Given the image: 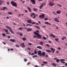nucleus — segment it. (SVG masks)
I'll list each match as a JSON object with an SVG mask.
<instances>
[{"label":"nucleus","mask_w":67,"mask_h":67,"mask_svg":"<svg viewBox=\"0 0 67 67\" xmlns=\"http://www.w3.org/2000/svg\"><path fill=\"white\" fill-rule=\"evenodd\" d=\"M37 57V55H35L33 56V57Z\"/></svg>","instance_id":"nucleus-36"},{"label":"nucleus","mask_w":67,"mask_h":67,"mask_svg":"<svg viewBox=\"0 0 67 67\" xmlns=\"http://www.w3.org/2000/svg\"><path fill=\"white\" fill-rule=\"evenodd\" d=\"M52 66H54V67H56V65L55 64V63H53L52 64Z\"/></svg>","instance_id":"nucleus-21"},{"label":"nucleus","mask_w":67,"mask_h":67,"mask_svg":"<svg viewBox=\"0 0 67 67\" xmlns=\"http://www.w3.org/2000/svg\"><path fill=\"white\" fill-rule=\"evenodd\" d=\"M46 52H48V53H50V52H51L52 51L48 49H46Z\"/></svg>","instance_id":"nucleus-23"},{"label":"nucleus","mask_w":67,"mask_h":67,"mask_svg":"<svg viewBox=\"0 0 67 67\" xmlns=\"http://www.w3.org/2000/svg\"><path fill=\"white\" fill-rule=\"evenodd\" d=\"M36 32H37L38 33H39V32H40V31H39L38 30H37L36 31Z\"/></svg>","instance_id":"nucleus-60"},{"label":"nucleus","mask_w":67,"mask_h":67,"mask_svg":"<svg viewBox=\"0 0 67 67\" xmlns=\"http://www.w3.org/2000/svg\"><path fill=\"white\" fill-rule=\"evenodd\" d=\"M2 35L3 36H5V34H4V33L2 34Z\"/></svg>","instance_id":"nucleus-35"},{"label":"nucleus","mask_w":67,"mask_h":67,"mask_svg":"<svg viewBox=\"0 0 67 67\" xmlns=\"http://www.w3.org/2000/svg\"><path fill=\"white\" fill-rule=\"evenodd\" d=\"M44 64H42L41 65V66H44Z\"/></svg>","instance_id":"nucleus-61"},{"label":"nucleus","mask_w":67,"mask_h":67,"mask_svg":"<svg viewBox=\"0 0 67 67\" xmlns=\"http://www.w3.org/2000/svg\"><path fill=\"white\" fill-rule=\"evenodd\" d=\"M10 3L13 7H17V4L16 3L14 2V1H12Z\"/></svg>","instance_id":"nucleus-2"},{"label":"nucleus","mask_w":67,"mask_h":67,"mask_svg":"<svg viewBox=\"0 0 67 67\" xmlns=\"http://www.w3.org/2000/svg\"><path fill=\"white\" fill-rule=\"evenodd\" d=\"M23 35V34H22L21 33L20 34V36H22V35Z\"/></svg>","instance_id":"nucleus-58"},{"label":"nucleus","mask_w":67,"mask_h":67,"mask_svg":"<svg viewBox=\"0 0 67 67\" xmlns=\"http://www.w3.org/2000/svg\"><path fill=\"white\" fill-rule=\"evenodd\" d=\"M4 1H1V0H0V3H3L4 2Z\"/></svg>","instance_id":"nucleus-42"},{"label":"nucleus","mask_w":67,"mask_h":67,"mask_svg":"<svg viewBox=\"0 0 67 67\" xmlns=\"http://www.w3.org/2000/svg\"><path fill=\"white\" fill-rule=\"evenodd\" d=\"M43 64H47V62L44 61L43 62Z\"/></svg>","instance_id":"nucleus-30"},{"label":"nucleus","mask_w":67,"mask_h":67,"mask_svg":"<svg viewBox=\"0 0 67 67\" xmlns=\"http://www.w3.org/2000/svg\"><path fill=\"white\" fill-rule=\"evenodd\" d=\"M57 58H55L54 59V60H57L58 59Z\"/></svg>","instance_id":"nucleus-37"},{"label":"nucleus","mask_w":67,"mask_h":67,"mask_svg":"<svg viewBox=\"0 0 67 67\" xmlns=\"http://www.w3.org/2000/svg\"><path fill=\"white\" fill-rule=\"evenodd\" d=\"M55 49H54V50L52 52V53H54L55 52Z\"/></svg>","instance_id":"nucleus-44"},{"label":"nucleus","mask_w":67,"mask_h":67,"mask_svg":"<svg viewBox=\"0 0 67 67\" xmlns=\"http://www.w3.org/2000/svg\"><path fill=\"white\" fill-rule=\"evenodd\" d=\"M15 46H16V47H19V46L17 44L15 45Z\"/></svg>","instance_id":"nucleus-46"},{"label":"nucleus","mask_w":67,"mask_h":67,"mask_svg":"<svg viewBox=\"0 0 67 67\" xmlns=\"http://www.w3.org/2000/svg\"><path fill=\"white\" fill-rule=\"evenodd\" d=\"M42 52L41 51H39L38 52V55H39V56H40L41 57H42Z\"/></svg>","instance_id":"nucleus-4"},{"label":"nucleus","mask_w":67,"mask_h":67,"mask_svg":"<svg viewBox=\"0 0 67 67\" xmlns=\"http://www.w3.org/2000/svg\"><path fill=\"white\" fill-rule=\"evenodd\" d=\"M7 5H9V4H10V3L9 2H7Z\"/></svg>","instance_id":"nucleus-49"},{"label":"nucleus","mask_w":67,"mask_h":67,"mask_svg":"<svg viewBox=\"0 0 67 67\" xmlns=\"http://www.w3.org/2000/svg\"><path fill=\"white\" fill-rule=\"evenodd\" d=\"M45 24H47V25H51V24L49 23H48V22L47 21L45 23Z\"/></svg>","instance_id":"nucleus-17"},{"label":"nucleus","mask_w":67,"mask_h":67,"mask_svg":"<svg viewBox=\"0 0 67 67\" xmlns=\"http://www.w3.org/2000/svg\"><path fill=\"white\" fill-rule=\"evenodd\" d=\"M36 47L37 48H39V49H42V47L41 46H37Z\"/></svg>","instance_id":"nucleus-22"},{"label":"nucleus","mask_w":67,"mask_h":67,"mask_svg":"<svg viewBox=\"0 0 67 67\" xmlns=\"http://www.w3.org/2000/svg\"><path fill=\"white\" fill-rule=\"evenodd\" d=\"M34 34H35V35H37V37H38L39 38H42V36L41 35L39 34L38 33H37L36 32V31H35L34 32Z\"/></svg>","instance_id":"nucleus-1"},{"label":"nucleus","mask_w":67,"mask_h":67,"mask_svg":"<svg viewBox=\"0 0 67 67\" xmlns=\"http://www.w3.org/2000/svg\"><path fill=\"white\" fill-rule=\"evenodd\" d=\"M10 50L11 51H13V48H11V49H10Z\"/></svg>","instance_id":"nucleus-59"},{"label":"nucleus","mask_w":67,"mask_h":67,"mask_svg":"<svg viewBox=\"0 0 67 67\" xmlns=\"http://www.w3.org/2000/svg\"><path fill=\"white\" fill-rule=\"evenodd\" d=\"M50 36L51 37H53V38H55V36L53 35V34H51L50 35Z\"/></svg>","instance_id":"nucleus-16"},{"label":"nucleus","mask_w":67,"mask_h":67,"mask_svg":"<svg viewBox=\"0 0 67 67\" xmlns=\"http://www.w3.org/2000/svg\"><path fill=\"white\" fill-rule=\"evenodd\" d=\"M3 10H5V9H8V8H7V7H4L3 8Z\"/></svg>","instance_id":"nucleus-29"},{"label":"nucleus","mask_w":67,"mask_h":67,"mask_svg":"<svg viewBox=\"0 0 67 67\" xmlns=\"http://www.w3.org/2000/svg\"><path fill=\"white\" fill-rule=\"evenodd\" d=\"M46 46L47 47H49V45L48 44H46Z\"/></svg>","instance_id":"nucleus-41"},{"label":"nucleus","mask_w":67,"mask_h":67,"mask_svg":"<svg viewBox=\"0 0 67 67\" xmlns=\"http://www.w3.org/2000/svg\"><path fill=\"white\" fill-rule=\"evenodd\" d=\"M31 64V63L30 62H28V63H27V65H29V64Z\"/></svg>","instance_id":"nucleus-48"},{"label":"nucleus","mask_w":67,"mask_h":67,"mask_svg":"<svg viewBox=\"0 0 67 67\" xmlns=\"http://www.w3.org/2000/svg\"><path fill=\"white\" fill-rule=\"evenodd\" d=\"M43 38L44 39V40H46V39H47V38L45 37H43Z\"/></svg>","instance_id":"nucleus-38"},{"label":"nucleus","mask_w":67,"mask_h":67,"mask_svg":"<svg viewBox=\"0 0 67 67\" xmlns=\"http://www.w3.org/2000/svg\"><path fill=\"white\" fill-rule=\"evenodd\" d=\"M55 41H58V39L55 38Z\"/></svg>","instance_id":"nucleus-43"},{"label":"nucleus","mask_w":67,"mask_h":67,"mask_svg":"<svg viewBox=\"0 0 67 67\" xmlns=\"http://www.w3.org/2000/svg\"><path fill=\"white\" fill-rule=\"evenodd\" d=\"M32 26V25L30 24H26V26Z\"/></svg>","instance_id":"nucleus-19"},{"label":"nucleus","mask_w":67,"mask_h":67,"mask_svg":"<svg viewBox=\"0 0 67 67\" xmlns=\"http://www.w3.org/2000/svg\"><path fill=\"white\" fill-rule=\"evenodd\" d=\"M3 43L4 45H6V43H5L4 42H3Z\"/></svg>","instance_id":"nucleus-52"},{"label":"nucleus","mask_w":67,"mask_h":67,"mask_svg":"<svg viewBox=\"0 0 67 67\" xmlns=\"http://www.w3.org/2000/svg\"><path fill=\"white\" fill-rule=\"evenodd\" d=\"M20 45L22 46V47H25L24 45V43H23L21 44H20Z\"/></svg>","instance_id":"nucleus-10"},{"label":"nucleus","mask_w":67,"mask_h":67,"mask_svg":"<svg viewBox=\"0 0 67 67\" xmlns=\"http://www.w3.org/2000/svg\"><path fill=\"white\" fill-rule=\"evenodd\" d=\"M34 53L35 54H37V52H36V51H35Z\"/></svg>","instance_id":"nucleus-39"},{"label":"nucleus","mask_w":67,"mask_h":67,"mask_svg":"<svg viewBox=\"0 0 67 67\" xmlns=\"http://www.w3.org/2000/svg\"><path fill=\"white\" fill-rule=\"evenodd\" d=\"M24 62H26L27 61V60L26 59H24Z\"/></svg>","instance_id":"nucleus-55"},{"label":"nucleus","mask_w":67,"mask_h":67,"mask_svg":"<svg viewBox=\"0 0 67 67\" xmlns=\"http://www.w3.org/2000/svg\"><path fill=\"white\" fill-rule=\"evenodd\" d=\"M35 15H34V17H33V19H35Z\"/></svg>","instance_id":"nucleus-63"},{"label":"nucleus","mask_w":67,"mask_h":67,"mask_svg":"<svg viewBox=\"0 0 67 67\" xmlns=\"http://www.w3.org/2000/svg\"><path fill=\"white\" fill-rule=\"evenodd\" d=\"M52 13H53V14L55 15H57V14H56V13L55 12H53Z\"/></svg>","instance_id":"nucleus-32"},{"label":"nucleus","mask_w":67,"mask_h":67,"mask_svg":"<svg viewBox=\"0 0 67 67\" xmlns=\"http://www.w3.org/2000/svg\"><path fill=\"white\" fill-rule=\"evenodd\" d=\"M28 44L29 45H32V43H29Z\"/></svg>","instance_id":"nucleus-54"},{"label":"nucleus","mask_w":67,"mask_h":67,"mask_svg":"<svg viewBox=\"0 0 67 67\" xmlns=\"http://www.w3.org/2000/svg\"><path fill=\"white\" fill-rule=\"evenodd\" d=\"M10 41L11 42H15V40H14V39L12 40V39H10Z\"/></svg>","instance_id":"nucleus-25"},{"label":"nucleus","mask_w":67,"mask_h":67,"mask_svg":"<svg viewBox=\"0 0 67 67\" xmlns=\"http://www.w3.org/2000/svg\"><path fill=\"white\" fill-rule=\"evenodd\" d=\"M54 4H55L54 3L52 2H50L49 4V5L50 6H53Z\"/></svg>","instance_id":"nucleus-8"},{"label":"nucleus","mask_w":67,"mask_h":67,"mask_svg":"<svg viewBox=\"0 0 67 67\" xmlns=\"http://www.w3.org/2000/svg\"><path fill=\"white\" fill-rule=\"evenodd\" d=\"M44 20L45 21H47L48 20V18H46L44 19Z\"/></svg>","instance_id":"nucleus-33"},{"label":"nucleus","mask_w":67,"mask_h":67,"mask_svg":"<svg viewBox=\"0 0 67 67\" xmlns=\"http://www.w3.org/2000/svg\"><path fill=\"white\" fill-rule=\"evenodd\" d=\"M56 13L57 14H60L61 13V11H60V10L57 11Z\"/></svg>","instance_id":"nucleus-11"},{"label":"nucleus","mask_w":67,"mask_h":67,"mask_svg":"<svg viewBox=\"0 0 67 67\" xmlns=\"http://www.w3.org/2000/svg\"><path fill=\"white\" fill-rule=\"evenodd\" d=\"M8 14L9 15H12V13L11 12H9L8 13Z\"/></svg>","instance_id":"nucleus-26"},{"label":"nucleus","mask_w":67,"mask_h":67,"mask_svg":"<svg viewBox=\"0 0 67 67\" xmlns=\"http://www.w3.org/2000/svg\"><path fill=\"white\" fill-rule=\"evenodd\" d=\"M5 31L7 32H8V30H7V29H5Z\"/></svg>","instance_id":"nucleus-50"},{"label":"nucleus","mask_w":67,"mask_h":67,"mask_svg":"<svg viewBox=\"0 0 67 67\" xmlns=\"http://www.w3.org/2000/svg\"><path fill=\"white\" fill-rule=\"evenodd\" d=\"M58 18H54V20L55 22H59V21Z\"/></svg>","instance_id":"nucleus-7"},{"label":"nucleus","mask_w":67,"mask_h":67,"mask_svg":"<svg viewBox=\"0 0 67 67\" xmlns=\"http://www.w3.org/2000/svg\"><path fill=\"white\" fill-rule=\"evenodd\" d=\"M60 61L61 62V63H63V64H65V63H66L65 62H64V61H65V59H61L60 60Z\"/></svg>","instance_id":"nucleus-6"},{"label":"nucleus","mask_w":67,"mask_h":67,"mask_svg":"<svg viewBox=\"0 0 67 67\" xmlns=\"http://www.w3.org/2000/svg\"><path fill=\"white\" fill-rule=\"evenodd\" d=\"M26 30L28 31V32H30L32 30V29L31 28H28Z\"/></svg>","instance_id":"nucleus-14"},{"label":"nucleus","mask_w":67,"mask_h":67,"mask_svg":"<svg viewBox=\"0 0 67 67\" xmlns=\"http://www.w3.org/2000/svg\"><path fill=\"white\" fill-rule=\"evenodd\" d=\"M59 59H58L56 60V62H57V63H59Z\"/></svg>","instance_id":"nucleus-31"},{"label":"nucleus","mask_w":67,"mask_h":67,"mask_svg":"<svg viewBox=\"0 0 67 67\" xmlns=\"http://www.w3.org/2000/svg\"><path fill=\"white\" fill-rule=\"evenodd\" d=\"M21 14H19L18 16V17H20V16H21Z\"/></svg>","instance_id":"nucleus-56"},{"label":"nucleus","mask_w":67,"mask_h":67,"mask_svg":"<svg viewBox=\"0 0 67 67\" xmlns=\"http://www.w3.org/2000/svg\"><path fill=\"white\" fill-rule=\"evenodd\" d=\"M27 9L30 12H31V9L30 7H27Z\"/></svg>","instance_id":"nucleus-18"},{"label":"nucleus","mask_w":67,"mask_h":67,"mask_svg":"<svg viewBox=\"0 0 67 67\" xmlns=\"http://www.w3.org/2000/svg\"><path fill=\"white\" fill-rule=\"evenodd\" d=\"M45 16V15L44 14H42L41 15H39L40 18H42V19H44V16Z\"/></svg>","instance_id":"nucleus-5"},{"label":"nucleus","mask_w":67,"mask_h":67,"mask_svg":"<svg viewBox=\"0 0 67 67\" xmlns=\"http://www.w3.org/2000/svg\"><path fill=\"white\" fill-rule=\"evenodd\" d=\"M24 11L26 13H27V12H28V11L27 10H25Z\"/></svg>","instance_id":"nucleus-40"},{"label":"nucleus","mask_w":67,"mask_h":67,"mask_svg":"<svg viewBox=\"0 0 67 67\" xmlns=\"http://www.w3.org/2000/svg\"><path fill=\"white\" fill-rule=\"evenodd\" d=\"M22 39L23 41H25L26 40V38H23Z\"/></svg>","instance_id":"nucleus-34"},{"label":"nucleus","mask_w":67,"mask_h":67,"mask_svg":"<svg viewBox=\"0 0 67 67\" xmlns=\"http://www.w3.org/2000/svg\"><path fill=\"white\" fill-rule=\"evenodd\" d=\"M27 23H32V21H31V20L30 19L27 20Z\"/></svg>","instance_id":"nucleus-13"},{"label":"nucleus","mask_w":67,"mask_h":67,"mask_svg":"<svg viewBox=\"0 0 67 67\" xmlns=\"http://www.w3.org/2000/svg\"><path fill=\"white\" fill-rule=\"evenodd\" d=\"M33 10L35 11H36L37 10V8H34L33 9Z\"/></svg>","instance_id":"nucleus-28"},{"label":"nucleus","mask_w":67,"mask_h":67,"mask_svg":"<svg viewBox=\"0 0 67 67\" xmlns=\"http://www.w3.org/2000/svg\"><path fill=\"white\" fill-rule=\"evenodd\" d=\"M35 26L36 28H37V29H40V28L39 26Z\"/></svg>","instance_id":"nucleus-27"},{"label":"nucleus","mask_w":67,"mask_h":67,"mask_svg":"<svg viewBox=\"0 0 67 67\" xmlns=\"http://www.w3.org/2000/svg\"><path fill=\"white\" fill-rule=\"evenodd\" d=\"M65 66H67V63H66L65 64Z\"/></svg>","instance_id":"nucleus-64"},{"label":"nucleus","mask_w":67,"mask_h":67,"mask_svg":"<svg viewBox=\"0 0 67 67\" xmlns=\"http://www.w3.org/2000/svg\"><path fill=\"white\" fill-rule=\"evenodd\" d=\"M23 27H21L19 28V29L20 30H21L22 29Z\"/></svg>","instance_id":"nucleus-45"},{"label":"nucleus","mask_w":67,"mask_h":67,"mask_svg":"<svg viewBox=\"0 0 67 67\" xmlns=\"http://www.w3.org/2000/svg\"><path fill=\"white\" fill-rule=\"evenodd\" d=\"M45 52H43L41 53V56H45Z\"/></svg>","instance_id":"nucleus-12"},{"label":"nucleus","mask_w":67,"mask_h":67,"mask_svg":"<svg viewBox=\"0 0 67 67\" xmlns=\"http://www.w3.org/2000/svg\"><path fill=\"white\" fill-rule=\"evenodd\" d=\"M51 51H54V50L53 48H51Z\"/></svg>","instance_id":"nucleus-57"},{"label":"nucleus","mask_w":67,"mask_h":67,"mask_svg":"<svg viewBox=\"0 0 67 67\" xmlns=\"http://www.w3.org/2000/svg\"><path fill=\"white\" fill-rule=\"evenodd\" d=\"M30 1L31 2H32V4H35L36 2L35 0H31Z\"/></svg>","instance_id":"nucleus-9"},{"label":"nucleus","mask_w":67,"mask_h":67,"mask_svg":"<svg viewBox=\"0 0 67 67\" xmlns=\"http://www.w3.org/2000/svg\"><path fill=\"white\" fill-rule=\"evenodd\" d=\"M35 24V23L34 22H33L32 23V24Z\"/></svg>","instance_id":"nucleus-51"},{"label":"nucleus","mask_w":67,"mask_h":67,"mask_svg":"<svg viewBox=\"0 0 67 67\" xmlns=\"http://www.w3.org/2000/svg\"><path fill=\"white\" fill-rule=\"evenodd\" d=\"M43 6L44 5H43V4H41L39 7L40 9H42V8H43Z\"/></svg>","instance_id":"nucleus-24"},{"label":"nucleus","mask_w":67,"mask_h":67,"mask_svg":"<svg viewBox=\"0 0 67 67\" xmlns=\"http://www.w3.org/2000/svg\"><path fill=\"white\" fill-rule=\"evenodd\" d=\"M35 15V13H31V17H33V15Z\"/></svg>","instance_id":"nucleus-20"},{"label":"nucleus","mask_w":67,"mask_h":67,"mask_svg":"<svg viewBox=\"0 0 67 67\" xmlns=\"http://www.w3.org/2000/svg\"><path fill=\"white\" fill-rule=\"evenodd\" d=\"M6 27H7V28H8V29H10V30H9V31L11 33H12V34H14V32H13L12 31V29L11 28H10V27L7 26H6Z\"/></svg>","instance_id":"nucleus-3"},{"label":"nucleus","mask_w":67,"mask_h":67,"mask_svg":"<svg viewBox=\"0 0 67 67\" xmlns=\"http://www.w3.org/2000/svg\"><path fill=\"white\" fill-rule=\"evenodd\" d=\"M58 49L59 50H60V49H61V48H58Z\"/></svg>","instance_id":"nucleus-62"},{"label":"nucleus","mask_w":67,"mask_h":67,"mask_svg":"<svg viewBox=\"0 0 67 67\" xmlns=\"http://www.w3.org/2000/svg\"><path fill=\"white\" fill-rule=\"evenodd\" d=\"M40 44L41 45H43V44H44V42L42 41H41L40 43Z\"/></svg>","instance_id":"nucleus-15"},{"label":"nucleus","mask_w":67,"mask_h":67,"mask_svg":"<svg viewBox=\"0 0 67 67\" xmlns=\"http://www.w3.org/2000/svg\"><path fill=\"white\" fill-rule=\"evenodd\" d=\"M19 34H20V32H16V34H17V35H19Z\"/></svg>","instance_id":"nucleus-53"},{"label":"nucleus","mask_w":67,"mask_h":67,"mask_svg":"<svg viewBox=\"0 0 67 67\" xmlns=\"http://www.w3.org/2000/svg\"><path fill=\"white\" fill-rule=\"evenodd\" d=\"M6 33L7 34H10V32H6Z\"/></svg>","instance_id":"nucleus-47"}]
</instances>
